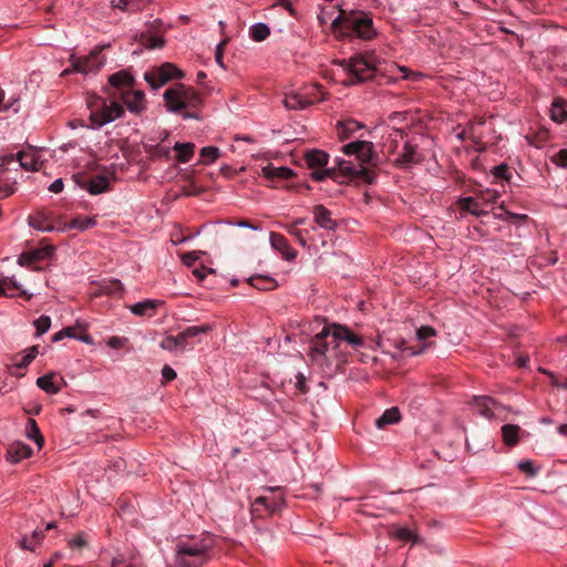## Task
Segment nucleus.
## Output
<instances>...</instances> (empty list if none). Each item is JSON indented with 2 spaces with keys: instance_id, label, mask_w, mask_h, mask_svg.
<instances>
[{
  "instance_id": "obj_1",
  "label": "nucleus",
  "mask_w": 567,
  "mask_h": 567,
  "mask_svg": "<svg viewBox=\"0 0 567 567\" xmlns=\"http://www.w3.org/2000/svg\"><path fill=\"white\" fill-rule=\"evenodd\" d=\"M342 152L348 156H355L360 162L359 165H354L350 161L338 159L337 166L339 168V175L333 168H324L328 164L329 155L320 150L308 151L305 154V162L308 168L312 169L311 178L317 182L324 181L330 177L339 183H344L340 177L348 179H359L367 184L374 183L377 174L373 169L364 166L370 164L372 166L378 165L379 157L374 152L372 142L357 140L342 146Z\"/></svg>"
},
{
  "instance_id": "obj_2",
  "label": "nucleus",
  "mask_w": 567,
  "mask_h": 567,
  "mask_svg": "<svg viewBox=\"0 0 567 567\" xmlns=\"http://www.w3.org/2000/svg\"><path fill=\"white\" fill-rule=\"evenodd\" d=\"M331 28L340 35L354 34L363 40H371L375 35L371 17L363 12L340 10L339 16L332 21Z\"/></svg>"
},
{
  "instance_id": "obj_3",
  "label": "nucleus",
  "mask_w": 567,
  "mask_h": 567,
  "mask_svg": "<svg viewBox=\"0 0 567 567\" xmlns=\"http://www.w3.org/2000/svg\"><path fill=\"white\" fill-rule=\"evenodd\" d=\"M165 104L171 112L185 111V118H198L197 110L203 100L198 92L184 84H176L164 92Z\"/></svg>"
},
{
  "instance_id": "obj_4",
  "label": "nucleus",
  "mask_w": 567,
  "mask_h": 567,
  "mask_svg": "<svg viewBox=\"0 0 567 567\" xmlns=\"http://www.w3.org/2000/svg\"><path fill=\"white\" fill-rule=\"evenodd\" d=\"M349 73L350 79L346 82L348 85H354L373 79L375 66L362 55H354L348 60L338 62Z\"/></svg>"
},
{
  "instance_id": "obj_5",
  "label": "nucleus",
  "mask_w": 567,
  "mask_h": 567,
  "mask_svg": "<svg viewBox=\"0 0 567 567\" xmlns=\"http://www.w3.org/2000/svg\"><path fill=\"white\" fill-rule=\"evenodd\" d=\"M105 47H96L94 48L89 55L82 58L72 56L71 68L65 69L61 76H65L71 72H78L87 74L91 72H97L105 63V59L101 56V52Z\"/></svg>"
},
{
  "instance_id": "obj_6",
  "label": "nucleus",
  "mask_w": 567,
  "mask_h": 567,
  "mask_svg": "<svg viewBox=\"0 0 567 567\" xmlns=\"http://www.w3.org/2000/svg\"><path fill=\"white\" fill-rule=\"evenodd\" d=\"M183 76V71H181L175 64L168 62H165L161 66L144 74L145 81L154 90L159 89L173 79H182Z\"/></svg>"
},
{
  "instance_id": "obj_7",
  "label": "nucleus",
  "mask_w": 567,
  "mask_h": 567,
  "mask_svg": "<svg viewBox=\"0 0 567 567\" xmlns=\"http://www.w3.org/2000/svg\"><path fill=\"white\" fill-rule=\"evenodd\" d=\"M101 102L97 110H93L90 115V121L93 126L101 127L116 118H120L124 114V107L118 102L106 103L105 100L96 97Z\"/></svg>"
},
{
  "instance_id": "obj_8",
  "label": "nucleus",
  "mask_w": 567,
  "mask_h": 567,
  "mask_svg": "<svg viewBox=\"0 0 567 567\" xmlns=\"http://www.w3.org/2000/svg\"><path fill=\"white\" fill-rule=\"evenodd\" d=\"M214 547V539L212 536H203L200 538L198 537H190L189 539L185 542H179L177 545L176 553L190 555V556H198L199 559L203 557V555H209V551Z\"/></svg>"
},
{
  "instance_id": "obj_9",
  "label": "nucleus",
  "mask_w": 567,
  "mask_h": 567,
  "mask_svg": "<svg viewBox=\"0 0 567 567\" xmlns=\"http://www.w3.org/2000/svg\"><path fill=\"white\" fill-rule=\"evenodd\" d=\"M74 182L92 195H99L109 190L110 181L105 175H95L91 178L82 174L74 175Z\"/></svg>"
},
{
  "instance_id": "obj_10",
  "label": "nucleus",
  "mask_w": 567,
  "mask_h": 567,
  "mask_svg": "<svg viewBox=\"0 0 567 567\" xmlns=\"http://www.w3.org/2000/svg\"><path fill=\"white\" fill-rule=\"evenodd\" d=\"M328 338L332 339L331 324L323 327L311 340L310 355L312 360H317L319 357H327L330 353Z\"/></svg>"
},
{
  "instance_id": "obj_11",
  "label": "nucleus",
  "mask_w": 567,
  "mask_h": 567,
  "mask_svg": "<svg viewBox=\"0 0 567 567\" xmlns=\"http://www.w3.org/2000/svg\"><path fill=\"white\" fill-rule=\"evenodd\" d=\"M29 224L41 231L62 230L60 223H56L51 212L41 210L29 217Z\"/></svg>"
},
{
  "instance_id": "obj_12",
  "label": "nucleus",
  "mask_w": 567,
  "mask_h": 567,
  "mask_svg": "<svg viewBox=\"0 0 567 567\" xmlns=\"http://www.w3.org/2000/svg\"><path fill=\"white\" fill-rule=\"evenodd\" d=\"M332 327V341L331 342H340L347 341L351 347L359 348L363 346V339L357 334H354L349 328L346 326L333 323Z\"/></svg>"
},
{
  "instance_id": "obj_13",
  "label": "nucleus",
  "mask_w": 567,
  "mask_h": 567,
  "mask_svg": "<svg viewBox=\"0 0 567 567\" xmlns=\"http://www.w3.org/2000/svg\"><path fill=\"white\" fill-rule=\"evenodd\" d=\"M121 97L130 112L140 114L145 110V94L138 90H127L121 93Z\"/></svg>"
},
{
  "instance_id": "obj_14",
  "label": "nucleus",
  "mask_w": 567,
  "mask_h": 567,
  "mask_svg": "<svg viewBox=\"0 0 567 567\" xmlns=\"http://www.w3.org/2000/svg\"><path fill=\"white\" fill-rule=\"evenodd\" d=\"M210 324L192 326L187 327L183 331L176 334V339L179 342V350H185L187 347L193 346L192 339L198 337L202 333H208L212 331Z\"/></svg>"
},
{
  "instance_id": "obj_15",
  "label": "nucleus",
  "mask_w": 567,
  "mask_h": 567,
  "mask_svg": "<svg viewBox=\"0 0 567 567\" xmlns=\"http://www.w3.org/2000/svg\"><path fill=\"white\" fill-rule=\"evenodd\" d=\"M32 455V449L23 442H13L7 449L6 458L10 463H19Z\"/></svg>"
},
{
  "instance_id": "obj_16",
  "label": "nucleus",
  "mask_w": 567,
  "mask_h": 567,
  "mask_svg": "<svg viewBox=\"0 0 567 567\" xmlns=\"http://www.w3.org/2000/svg\"><path fill=\"white\" fill-rule=\"evenodd\" d=\"M62 384H64L63 378L53 372L44 374L37 380V385L49 394L59 393Z\"/></svg>"
},
{
  "instance_id": "obj_17",
  "label": "nucleus",
  "mask_w": 567,
  "mask_h": 567,
  "mask_svg": "<svg viewBox=\"0 0 567 567\" xmlns=\"http://www.w3.org/2000/svg\"><path fill=\"white\" fill-rule=\"evenodd\" d=\"M271 247L281 252L287 260H292L297 256V251L290 247L285 236L278 233H270Z\"/></svg>"
},
{
  "instance_id": "obj_18",
  "label": "nucleus",
  "mask_w": 567,
  "mask_h": 567,
  "mask_svg": "<svg viewBox=\"0 0 567 567\" xmlns=\"http://www.w3.org/2000/svg\"><path fill=\"white\" fill-rule=\"evenodd\" d=\"M313 218L321 228L333 230L337 227V221L332 219L331 212L323 205L313 207Z\"/></svg>"
},
{
  "instance_id": "obj_19",
  "label": "nucleus",
  "mask_w": 567,
  "mask_h": 567,
  "mask_svg": "<svg viewBox=\"0 0 567 567\" xmlns=\"http://www.w3.org/2000/svg\"><path fill=\"white\" fill-rule=\"evenodd\" d=\"M457 207L466 213H470L476 217L487 215L488 212L482 208V204L478 198L474 197H462L457 200Z\"/></svg>"
},
{
  "instance_id": "obj_20",
  "label": "nucleus",
  "mask_w": 567,
  "mask_h": 567,
  "mask_svg": "<svg viewBox=\"0 0 567 567\" xmlns=\"http://www.w3.org/2000/svg\"><path fill=\"white\" fill-rule=\"evenodd\" d=\"M162 301L154 299H146L144 301L134 303L130 307L132 313L140 317H153Z\"/></svg>"
},
{
  "instance_id": "obj_21",
  "label": "nucleus",
  "mask_w": 567,
  "mask_h": 567,
  "mask_svg": "<svg viewBox=\"0 0 567 567\" xmlns=\"http://www.w3.org/2000/svg\"><path fill=\"white\" fill-rule=\"evenodd\" d=\"M109 83L122 93L124 91L131 90L134 83V79L127 71H120L110 75Z\"/></svg>"
},
{
  "instance_id": "obj_22",
  "label": "nucleus",
  "mask_w": 567,
  "mask_h": 567,
  "mask_svg": "<svg viewBox=\"0 0 567 567\" xmlns=\"http://www.w3.org/2000/svg\"><path fill=\"white\" fill-rule=\"evenodd\" d=\"M495 406L496 402L489 396H477L474 400V408L486 419H492L494 416Z\"/></svg>"
},
{
  "instance_id": "obj_23",
  "label": "nucleus",
  "mask_w": 567,
  "mask_h": 567,
  "mask_svg": "<svg viewBox=\"0 0 567 567\" xmlns=\"http://www.w3.org/2000/svg\"><path fill=\"white\" fill-rule=\"evenodd\" d=\"M401 420L400 410L395 406L390 408L383 412V414L375 420V426L378 429H384L386 425L396 424Z\"/></svg>"
},
{
  "instance_id": "obj_24",
  "label": "nucleus",
  "mask_w": 567,
  "mask_h": 567,
  "mask_svg": "<svg viewBox=\"0 0 567 567\" xmlns=\"http://www.w3.org/2000/svg\"><path fill=\"white\" fill-rule=\"evenodd\" d=\"M282 104L287 110H305L307 109V102L303 94L298 92L286 93L282 100Z\"/></svg>"
},
{
  "instance_id": "obj_25",
  "label": "nucleus",
  "mask_w": 567,
  "mask_h": 567,
  "mask_svg": "<svg viewBox=\"0 0 567 567\" xmlns=\"http://www.w3.org/2000/svg\"><path fill=\"white\" fill-rule=\"evenodd\" d=\"M262 174L267 179H289L292 176V171L288 167H276L271 164L265 166L262 168Z\"/></svg>"
},
{
  "instance_id": "obj_26",
  "label": "nucleus",
  "mask_w": 567,
  "mask_h": 567,
  "mask_svg": "<svg viewBox=\"0 0 567 567\" xmlns=\"http://www.w3.org/2000/svg\"><path fill=\"white\" fill-rule=\"evenodd\" d=\"M52 251H53L52 247H48V248H44V249H35L33 251L22 254L19 257L18 262L21 266H29L32 262L41 260V259L45 258L47 256L51 255Z\"/></svg>"
},
{
  "instance_id": "obj_27",
  "label": "nucleus",
  "mask_w": 567,
  "mask_h": 567,
  "mask_svg": "<svg viewBox=\"0 0 567 567\" xmlns=\"http://www.w3.org/2000/svg\"><path fill=\"white\" fill-rule=\"evenodd\" d=\"M96 225V217H87V216H78L73 219H71L64 227H62V230L66 229H80V230H86L89 228H92Z\"/></svg>"
},
{
  "instance_id": "obj_28",
  "label": "nucleus",
  "mask_w": 567,
  "mask_h": 567,
  "mask_svg": "<svg viewBox=\"0 0 567 567\" xmlns=\"http://www.w3.org/2000/svg\"><path fill=\"white\" fill-rule=\"evenodd\" d=\"M248 284L261 291L272 290L277 287V282L274 278L262 275L251 276L248 279Z\"/></svg>"
},
{
  "instance_id": "obj_29",
  "label": "nucleus",
  "mask_w": 567,
  "mask_h": 567,
  "mask_svg": "<svg viewBox=\"0 0 567 567\" xmlns=\"http://www.w3.org/2000/svg\"><path fill=\"white\" fill-rule=\"evenodd\" d=\"M202 558L203 560L199 559L197 555H185L184 557V554L176 553V563L181 567H200L210 559V555H203Z\"/></svg>"
},
{
  "instance_id": "obj_30",
  "label": "nucleus",
  "mask_w": 567,
  "mask_h": 567,
  "mask_svg": "<svg viewBox=\"0 0 567 567\" xmlns=\"http://www.w3.org/2000/svg\"><path fill=\"white\" fill-rule=\"evenodd\" d=\"M421 159V155L416 152L415 146L411 145L410 143H405L403 152L396 162L401 165H411L419 163Z\"/></svg>"
},
{
  "instance_id": "obj_31",
  "label": "nucleus",
  "mask_w": 567,
  "mask_h": 567,
  "mask_svg": "<svg viewBox=\"0 0 567 567\" xmlns=\"http://www.w3.org/2000/svg\"><path fill=\"white\" fill-rule=\"evenodd\" d=\"M173 150L177 153L176 159L181 163H187L194 155V143H175Z\"/></svg>"
},
{
  "instance_id": "obj_32",
  "label": "nucleus",
  "mask_w": 567,
  "mask_h": 567,
  "mask_svg": "<svg viewBox=\"0 0 567 567\" xmlns=\"http://www.w3.org/2000/svg\"><path fill=\"white\" fill-rule=\"evenodd\" d=\"M363 125L354 120H348L338 124V135L341 140H347L351 136L352 133L362 128Z\"/></svg>"
},
{
  "instance_id": "obj_33",
  "label": "nucleus",
  "mask_w": 567,
  "mask_h": 567,
  "mask_svg": "<svg viewBox=\"0 0 567 567\" xmlns=\"http://www.w3.org/2000/svg\"><path fill=\"white\" fill-rule=\"evenodd\" d=\"M17 161L20 164V167L25 171H38V157L32 153L19 152L17 154Z\"/></svg>"
},
{
  "instance_id": "obj_34",
  "label": "nucleus",
  "mask_w": 567,
  "mask_h": 567,
  "mask_svg": "<svg viewBox=\"0 0 567 567\" xmlns=\"http://www.w3.org/2000/svg\"><path fill=\"white\" fill-rule=\"evenodd\" d=\"M520 431V427L518 425L514 424H506L502 426V434L504 442L509 445L514 446L518 442V433Z\"/></svg>"
},
{
  "instance_id": "obj_35",
  "label": "nucleus",
  "mask_w": 567,
  "mask_h": 567,
  "mask_svg": "<svg viewBox=\"0 0 567 567\" xmlns=\"http://www.w3.org/2000/svg\"><path fill=\"white\" fill-rule=\"evenodd\" d=\"M249 34L251 39L256 42H260L266 40L270 34V29L265 23H256L250 27Z\"/></svg>"
},
{
  "instance_id": "obj_36",
  "label": "nucleus",
  "mask_w": 567,
  "mask_h": 567,
  "mask_svg": "<svg viewBox=\"0 0 567 567\" xmlns=\"http://www.w3.org/2000/svg\"><path fill=\"white\" fill-rule=\"evenodd\" d=\"M27 435L29 439L34 440V442L38 444L39 447H42L44 443V439L38 427L37 422L33 419H29L27 423Z\"/></svg>"
},
{
  "instance_id": "obj_37",
  "label": "nucleus",
  "mask_w": 567,
  "mask_h": 567,
  "mask_svg": "<svg viewBox=\"0 0 567 567\" xmlns=\"http://www.w3.org/2000/svg\"><path fill=\"white\" fill-rule=\"evenodd\" d=\"M3 287L6 288L7 292L19 291V295L27 300L31 299L32 295L28 293L25 290L21 289V286L16 281L13 277H4L1 279Z\"/></svg>"
},
{
  "instance_id": "obj_38",
  "label": "nucleus",
  "mask_w": 567,
  "mask_h": 567,
  "mask_svg": "<svg viewBox=\"0 0 567 567\" xmlns=\"http://www.w3.org/2000/svg\"><path fill=\"white\" fill-rule=\"evenodd\" d=\"M551 118L555 122L563 123L567 120V111L564 107V103L561 100H556L551 104L550 109Z\"/></svg>"
},
{
  "instance_id": "obj_39",
  "label": "nucleus",
  "mask_w": 567,
  "mask_h": 567,
  "mask_svg": "<svg viewBox=\"0 0 567 567\" xmlns=\"http://www.w3.org/2000/svg\"><path fill=\"white\" fill-rule=\"evenodd\" d=\"M303 95L307 102V107L324 99L322 86L318 84L310 87Z\"/></svg>"
},
{
  "instance_id": "obj_40",
  "label": "nucleus",
  "mask_w": 567,
  "mask_h": 567,
  "mask_svg": "<svg viewBox=\"0 0 567 567\" xmlns=\"http://www.w3.org/2000/svg\"><path fill=\"white\" fill-rule=\"evenodd\" d=\"M140 42L144 48L152 50V49L162 48L165 43V40L158 35H148V34L142 33Z\"/></svg>"
},
{
  "instance_id": "obj_41",
  "label": "nucleus",
  "mask_w": 567,
  "mask_h": 567,
  "mask_svg": "<svg viewBox=\"0 0 567 567\" xmlns=\"http://www.w3.org/2000/svg\"><path fill=\"white\" fill-rule=\"evenodd\" d=\"M39 346H32L31 348L25 350V353L21 355V359L16 361L14 365L18 369H25L37 357Z\"/></svg>"
},
{
  "instance_id": "obj_42",
  "label": "nucleus",
  "mask_w": 567,
  "mask_h": 567,
  "mask_svg": "<svg viewBox=\"0 0 567 567\" xmlns=\"http://www.w3.org/2000/svg\"><path fill=\"white\" fill-rule=\"evenodd\" d=\"M220 155L219 148L215 146H206L200 150L202 163L208 165L215 162Z\"/></svg>"
},
{
  "instance_id": "obj_43",
  "label": "nucleus",
  "mask_w": 567,
  "mask_h": 567,
  "mask_svg": "<svg viewBox=\"0 0 567 567\" xmlns=\"http://www.w3.org/2000/svg\"><path fill=\"white\" fill-rule=\"evenodd\" d=\"M258 506H264L270 514H272L277 511L278 503L276 501L270 503L266 496H259L254 502V511H258Z\"/></svg>"
},
{
  "instance_id": "obj_44",
  "label": "nucleus",
  "mask_w": 567,
  "mask_h": 567,
  "mask_svg": "<svg viewBox=\"0 0 567 567\" xmlns=\"http://www.w3.org/2000/svg\"><path fill=\"white\" fill-rule=\"evenodd\" d=\"M34 326L37 329V334L41 336L50 329L51 318L49 316H41L34 321Z\"/></svg>"
},
{
  "instance_id": "obj_45",
  "label": "nucleus",
  "mask_w": 567,
  "mask_h": 567,
  "mask_svg": "<svg viewBox=\"0 0 567 567\" xmlns=\"http://www.w3.org/2000/svg\"><path fill=\"white\" fill-rule=\"evenodd\" d=\"M286 229L287 231L293 236L298 243L301 245V246H306L307 245V240H306V237H305V234H307L308 231L307 230H301L299 229L298 227H296L295 225H287L286 226Z\"/></svg>"
},
{
  "instance_id": "obj_46",
  "label": "nucleus",
  "mask_w": 567,
  "mask_h": 567,
  "mask_svg": "<svg viewBox=\"0 0 567 567\" xmlns=\"http://www.w3.org/2000/svg\"><path fill=\"white\" fill-rule=\"evenodd\" d=\"M396 349L400 350L402 353H408L409 355H416L423 352L425 349V346L414 349L413 347L408 346L405 340H400L395 344Z\"/></svg>"
},
{
  "instance_id": "obj_47",
  "label": "nucleus",
  "mask_w": 567,
  "mask_h": 567,
  "mask_svg": "<svg viewBox=\"0 0 567 567\" xmlns=\"http://www.w3.org/2000/svg\"><path fill=\"white\" fill-rule=\"evenodd\" d=\"M493 175L498 179L511 181L509 167L506 164H501L492 169Z\"/></svg>"
},
{
  "instance_id": "obj_48",
  "label": "nucleus",
  "mask_w": 567,
  "mask_h": 567,
  "mask_svg": "<svg viewBox=\"0 0 567 567\" xmlns=\"http://www.w3.org/2000/svg\"><path fill=\"white\" fill-rule=\"evenodd\" d=\"M518 468L520 472L525 473L528 477H535L538 473V470L535 467L534 463L529 460L519 462Z\"/></svg>"
},
{
  "instance_id": "obj_49",
  "label": "nucleus",
  "mask_w": 567,
  "mask_h": 567,
  "mask_svg": "<svg viewBox=\"0 0 567 567\" xmlns=\"http://www.w3.org/2000/svg\"><path fill=\"white\" fill-rule=\"evenodd\" d=\"M161 348L167 351H174L179 349V342L176 336H167L161 341Z\"/></svg>"
},
{
  "instance_id": "obj_50",
  "label": "nucleus",
  "mask_w": 567,
  "mask_h": 567,
  "mask_svg": "<svg viewBox=\"0 0 567 567\" xmlns=\"http://www.w3.org/2000/svg\"><path fill=\"white\" fill-rule=\"evenodd\" d=\"M477 198L480 199L481 204H493L498 198V193L496 190L486 189L484 192H481Z\"/></svg>"
},
{
  "instance_id": "obj_51",
  "label": "nucleus",
  "mask_w": 567,
  "mask_h": 567,
  "mask_svg": "<svg viewBox=\"0 0 567 567\" xmlns=\"http://www.w3.org/2000/svg\"><path fill=\"white\" fill-rule=\"evenodd\" d=\"M551 161L560 167L567 168V148L559 150Z\"/></svg>"
},
{
  "instance_id": "obj_52",
  "label": "nucleus",
  "mask_w": 567,
  "mask_h": 567,
  "mask_svg": "<svg viewBox=\"0 0 567 567\" xmlns=\"http://www.w3.org/2000/svg\"><path fill=\"white\" fill-rule=\"evenodd\" d=\"M400 71L403 73V79L404 80H410V81H413V82H417L420 80H422L424 78V74L423 73H419V72H412L410 71L408 68L405 66H401L400 68Z\"/></svg>"
},
{
  "instance_id": "obj_53",
  "label": "nucleus",
  "mask_w": 567,
  "mask_h": 567,
  "mask_svg": "<svg viewBox=\"0 0 567 567\" xmlns=\"http://www.w3.org/2000/svg\"><path fill=\"white\" fill-rule=\"evenodd\" d=\"M435 334V330L430 326H422L417 329L416 336L419 340H426Z\"/></svg>"
},
{
  "instance_id": "obj_54",
  "label": "nucleus",
  "mask_w": 567,
  "mask_h": 567,
  "mask_svg": "<svg viewBox=\"0 0 567 567\" xmlns=\"http://www.w3.org/2000/svg\"><path fill=\"white\" fill-rule=\"evenodd\" d=\"M65 337H69V338L74 337V329L71 327H66V328L60 330L59 332L53 334L52 341L58 342V341L64 339Z\"/></svg>"
},
{
  "instance_id": "obj_55",
  "label": "nucleus",
  "mask_w": 567,
  "mask_h": 567,
  "mask_svg": "<svg viewBox=\"0 0 567 567\" xmlns=\"http://www.w3.org/2000/svg\"><path fill=\"white\" fill-rule=\"evenodd\" d=\"M162 377L164 380V383L173 381L176 378V372L173 368L169 365H164L162 369Z\"/></svg>"
},
{
  "instance_id": "obj_56",
  "label": "nucleus",
  "mask_w": 567,
  "mask_h": 567,
  "mask_svg": "<svg viewBox=\"0 0 567 567\" xmlns=\"http://www.w3.org/2000/svg\"><path fill=\"white\" fill-rule=\"evenodd\" d=\"M19 545L21 548L30 551H34L38 546V544L34 540H32L31 537L29 538L25 536L19 542Z\"/></svg>"
},
{
  "instance_id": "obj_57",
  "label": "nucleus",
  "mask_w": 567,
  "mask_h": 567,
  "mask_svg": "<svg viewBox=\"0 0 567 567\" xmlns=\"http://www.w3.org/2000/svg\"><path fill=\"white\" fill-rule=\"evenodd\" d=\"M17 159V155H13V154H6V155H2L1 158H0V171L3 172L7 169V166L14 162Z\"/></svg>"
},
{
  "instance_id": "obj_58",
  "label": "nucleus",
  "mask_w": 567,
  "mask_h": 567,
  "mask_svg": "<svg viewBox=\"0 0 567 567\" xmlns=\"http://www.w3.org/2000/svg\"><path fill=\"white\" fill-rule=\"evenodd\" d=\"M125 342H126L125 338L112 337L109 339L107 346L113 349H120V348L124 347Z\"/></svg>"
},
{
  "instance_id": "obj_59",
  "label": "nucleus",
  "mask_w": 567,
  "mask_h": 567,
  "mask_svg": "<svg viewBox=\"0 0 567 567\" xmlns=\"http://www.w3.org/2000/svg\"><path fill=\"white\" fill-rule=\"evenodd\" d=\"M412 536H413L412 532L408 528H399L395 532V537L401 540L408 542V540L412 539Z\"/></svg>"
},
{
  "instance_id": "obj_60",
  "label": "nucleus",
  "mask_w": 567,
  "mask_h": 567,
  "mask_svg": "<svg viewBox=\"0 0 567 567\" xmlns=\"http://www.w3.org/2000/svg\"><path fill=\"white\" fill-rule=\"evenodd\" d=\"M296 379H297V381H296V388H297L301 393H306V392H308V388H307V385H306V378H305V375H303L302 373H300V372H299V373L296 375Z\"/></svg>"
},
{
  "instance_id": "obj_61",
  "label": "nucleus",
  "mask_w": 567,
  "mask_h": 567,
  "mask_svg": "<svg viewBox=\"0 0 567 567\" xmlns=\"http://www.w3.org/2000/svg\"><path fill=\"white\" fill-rule=\"evenodd\" d=\"M226 45V41H221L217 48H216V52H215V59H216V62L220 65H223V55H224V48Z\"/></svg>"
},
{
  "instance_id": "obj_62",
  "label": "nucleus",
  "mask_w": 567,
  "mask_h": 567,
  "mask_svg": "<svg viewBox=\"0 0 567 567\" xmlns=\"http://www.w3.org/2000/svg\"><path fill=\"white\" fill-rule=\"evenodd\" d=\"M133 1L134 0H118L117 3L115 4V7L121 10H124V11H133V10H135L132 7Z\"/></svg>"
},
{
  "instance_id": "obj_63",
  "label": "nucleus",
  "mask_w": 567,
  "mask_h": 567,
  "mask_svg": "<svg viewBox=\"0 0 567 567\" xmlns=\"http://www.w3.org/2000/svg\"><path fill=\"white\" fill-rule=\"evenodd\" d=\"M49 190L52 193H61L63 190V182L61 178L55 179L49 187Z\"/></svg>"
},
{
  "instance_id": "obj_64",
  "label": "nucleus",
  "mask_w": 567,
  "mask_h": 567,
  "mask_svg": "<svg viewBox=\"0 0 567 567\" xmlns=\"http://www.w3.org/2000/svg\"><path fill=\"white\" fill-rule=\"evenodd\" d=\"M111 566L112 567H130V565H127L125 563L124 558L121 556L112 558Z\"/></svg>"
}]
</instances>
